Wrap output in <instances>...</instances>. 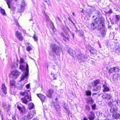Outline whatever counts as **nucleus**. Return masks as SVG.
Here are the masks:
<instances>
[{
    "instance_id": "obj_18",
    "label": "nucleus",
    "mask_w": 120,
    "mask_h": 120,
    "mask_svg": "<svg viewBox=\"0 0 120 120\" xmlns=\"http://www.w3.org/2000/svg\"><path fill=\"white\" fill-rule=\"evenodd\" d=\"M11 106V105L8 104V107L7 106V105L5 104H4L3 105V107L5 109H7V112H8L10 110V108Z\"/></svg>"
},
{
    "instance_id": "obj_3",
    "label": "nucleus",
    "mask_w": 120,
    "mask_h": 120,
    "mask_svg": "<svg viewBox=\"0 0 120 120\" xmlns=\"http://www.w3.org/2000/svg\"><path fill=\"white\" fill-rule=\"evenodd\" d=\"M76 56L79 60V62L84 61L85 59L87 58V57L86 56H84V54L80 52L77 54Z\"/></svg>"
},
{
    "instance_id": "obj_51",
    "label": "nucleus",
    "mask_w": 120,
    "mask_h": 120,
    "mask_svg": "<svg viewBox=\"0 0 120 120\" xmlns=\"http://www.w3.org/2000/svg\"><path fill=\"white\" fill-rule=\"evenodd\" d=\"M112 109H113V110L115 111V112H116L117 111L118 109L116 108H112Z\"/></svg>"
},
{
    "instance_id": "obj_29",
    "label": "nucleus",
    "mask_w": 120,
    "mask_h": 120,
    "mask_svg": "<svg viewBox=\"0 0 120 120\" xmlns=\"http://www.w3.org/2000/svg\"><path fill=\"white\" fill-rule=\"evenodd\" d=\"M0 11L1 13L3 15H5L6 14L4 9L2 8L1 7H0Z\"/></svg>"
},
{
    "instance_id": "obj_39",
    "label": "nucleus",
    "mask_w": 120,
    "mask_h": 120,
    "mask_svg": "<svg viewBox=\"0 0 120 120\" xmlns=\"http://www.w3.org/2000/svg\"><path fill=\"white\" fill-rule=\"evenodd\" d=\"M47 4L49 5H51V3L50 2L49 0H43Z\"/></svg>"
},
{
    "instance_id": "obj_54",
    "label": "nucleus",
    "mask_w": 120,
    "mask_h": 120,
    "mask_svg": "<svg viewBox=\"0 0 120 120\" xmlns=\"http://www.w3.org/2000/svg\"><path fill=\"white\" fill-rule=\"evenodd\" d=\"M53 78L54 79H56V77L55 76V75H53Z\"/></svg>"
},
{
    "instance_id": "obj_42",
    "label": "nucleus",
    "mask_w": 120,
    "mask_h": 120,
    "mask_svg": "<svg viewBox=\"0 0 120 120\" xmlns=\"http://www.w3.org/2000/svg\"><path fill=\"white\" fill-rule=\"evenodd\" d=\"M21 3H22V5L21 6H24V7H25V2L23 0H21Z\"/></svg>"
},
{
    "instance_id": "obj_41",
    "label": "nucleus",
    "mask_w": 120,
    "mask_h": 120,
    "mask_svg": "<svg viewBox=\"0 0 120 120\" xmlns=\"http://www.w3.org/2000/svg\"><path fill=\"white\" fill-rule=\"evenodd\" d=\"M70 55L72 56H74L75 55H75V51L73 50L72 52L71 53H70Z\"/></svg>"
},
{
    "instance_id": "obj_19",
    "label": "nucleus",
    "mask_w": 120,
    "mask_h": 120,
    "mask_svg": "<svg viewBox=\"0 0 120 120\" xmlns=\"http://www.w3.org/2000/svg\"><path fill=\"white\" fill-rule=\"evenodd\" d=\"M103 87L104 88V90H103V92L109 91V89L107 85L104 84L103 85Z\"/></svg>"
},
{
    "instance_id": "obj_7",
    "label": "nucleus",
    "mask_w": 120,
    "mask_h": 120,
    "mask_svg": "<svg viewBox=\"0 0 120 120\" xmlns=\"http://www.w3.org/2000/svg\"><path fill=\"white\" fill-rule=\"evenodd\" d=\"M27 98H28V100L27 99L26 97H25L21 98V99L22 102L25 104H26L28 101H31L30 96H28Z\"/></svg>"
},
{
    "instance_id": "obj_34",
    "label": "nucleus",
    "mask_w": 120,
    "mask_h": 120,
    "mask_svg": "<svg viewBox=\"0 0 120 120\" xmlns=\"http://www.w3.org/2000/svg\"><path fill=\"white\" fill-rule=\"evenodd\" d=\"M120 19V16L118 15H116L115 19L116 22H118Z\"/></svg>"
},
{
    "instance_id": "obj_13",
    "label": "nucleus",
    "mask_w": 120,
    "mask_h": 120,
    "mask_svg": "<svg viewBox=\"0 0 120 120\" xmlns=\"http://www.w3.org/2000/svg\"><path fill=\"white\" fill-rule=\"evenodd\" d=\"M119 69L118 67H114L111 68L110 69L109 71V73H112L113 72L119 71Z\"/></svg>"
},
{
    "instance_id": "obj_37",
    "label": "nucleus",
    "mask_w": 120,
    "mask_h": 120,
    "mask_svg": "<svg viewBox=\"0 0 120 120\" xmlns=\"http://www.w3.org/2000/svg\"><path fill=\"white\" fill-rule=\"evenodd\" d=\"M10 83L11 86H14L15 83V81L14 80H12L10 81Z\"/></svg>"
},
{
    "instance_id": "obj_28",
    "label": "nucleus",
    "mask_w": 120,
    "mask_h": 120,
    "mask_svg": "<svg viewBox=\"0 0 120 120\" xmlns=\"http://www.w3.org/2000/svg\"><path fill=\"white\" fill-rule=\"evenodd\" d=\"M99 80L98 79L97 80L95 81H94V82L92 85L94 86H96L99 83Z\"/></svg>"
},
{
    "instance_id": "obj_55",
    "label": "nucleus",
    "mask_w": 120,
    "mask_h": 120,
    "mask_svg": "<svg viewBox=\"0 0 120 120\" xmlns=\"http://www.w3.org/2000/svg\"><path fill=\"white\" fill-rule=\"evenodd\" d=\"M117 77H119L120 76V74H119V73L117 75Z\"/></svg>"
},
{
    "instance_id": "obj_53",
    "label": "nucleus",
    "mask_w": 120,
    "mask_h": 120,
    "mask_svg": "<svg viewBox=\"0 0 120 120\" xmlns=\"http://www.w3.org/2000/svg\"><path fill=\"white\" fill-rule=\"evenodd\" d=\"M114 103L115 104H118V102L117 101H114Z\"/></svg>"
},
{
    "instance_id": "obj_57",
    "label": "nucleus",
    "mask_w": 120,
    "mask_h": 120,
    "mask_svg": "<svg viewBox=\"0 0 120 120\" xmlns=\"http://www.w3.org/2000/svg\"><path fill=\"white\" fill-rule=\"evenodd\" d=\"M72 14L73 16H75V15L74 13V12H73L72 13Z\"/></svg>"
},
{
    "instance_id": "obj_46",
    "label": "nucleus",
    "mask_w": 120,
    "mask_h": 120,
    "mask_svg": "<svg viewBox=\"0 0 120 120\" xmlns=\"http://www.w3.org/2000/svg\"><path fill=\"white\" fill-rule=\"evenodd\" d=\"M101 89V87H97V89H94V91H98L100 90Z\"/></svg>"
},
{
    "instance_id": "obj_20",
    "label": "nucleus",
    "mask_w": 120,
    "mask_h": 120,
    "mask_svg": "<svg viewBox=\"0 0 120 120\" xmlns=\"http://www.w3.org/2000/svg\"><path fill=\"white\" fill-rule=\"evenodd\" d=\"M90 51L91 54H96L97 51L94 48H92L90 49Z\"/></svg>"
},
{
    "instance_id": "obj_17",
    "label": "nucleus",
    "mask_w": 120,
    "mask_h": 120,
    "mask_svg": "<svg viewBox=\"0 0 120 120\" xmlns=\"http://www.w3.org/2000/svg\"><path fill=\"white\" fill-rule=\"evenodd\" d=\"M28 65V64H26V67H25L24 66L22 65V64H20V67L19 68L20 70H21L23 71L24 70V71H23V72H25V70L27 68V66Z\"/></svg>"
},
{
    "instance_id": "obj_1",
    "label": "nucleus",
    "mask_w": 120,
    "mask_h": 120,
    "mask_svg": "<svg viewBox=\"0 0 120 120\" xmlns=\"http://www.w3.org/2000/svg\"><path fill=\"white\" fill-rule=\"evenodd\" d=\"M51 47L52 51L57 55H59L60 53V51L58 46L54 44H52Z\"/></svg>"
},
{
    "instance_id": "obj_61",
    "label": "nucleus",
    "mask_w": 120,
    "mask_h": 120,
    "mask_svg": "<svg viewBox=\"0 0 120 120\" xmlns=\"http://www.w3.org/2000/svg\"><path fill=\"white\" fill-rule=\"evenodd\" d=\"M75 28H76V30L75 31L76 32H77V27H75Z\"/></svg>"
},
{
    "instance_id": "obj_52",
    "label": "nucleus",
    "mask_w": 120,
    "mask_h": 120,
    "mask_svg": "<svg viewBox=\"0 0 120 120\" xmlns=\"http://www.w3.org/2000/svg\"><path fill=\"white\" fill-rule=\"evenodd\" d=\"M46 17L47 20L48 21H49L50 20V19H49V17L47 16V15H46Z\"/></svg>"
},
{
    "instance_id": "obj_2",
    "label": "nucleus",
    "mask_w": 120,
    "mask_h": 120,
    "mask_svg": "<svg viewBox=\"0 0 120 120\" xmlns=\"http://www.w3.org/2000/svg\"><path fill=\"white\" fill-rule=\"evenodd\" d=\"M28 66L27 65V68L26 69L25 72H23V74L20 77L21 79L19 81V82H20L25 79H27L28 77Z\"/></svg>"
},
{
    "instance_id": "obj_58",
    "label": "nucleus",
    "mask_w": 120,
    "mask_h": 120,
    "mask_svg": "<svg viewBox=\"0 0 120 120\" xmlns=\"http://www.w3.org/2000/svg\"><path fill=\"white\" fill-rule=\"evenodd\" d=\"M72 37H73V38H74V34H72Z\"/></svg>"
},
{
    "instance_id": "obj_32",
    "label": "nucleus",
    "mask_w": 120,
    "mask_h": 120,
    "mask_svg": "<svg viewBox=\"0 0 120 120\" xmlns=\"http://www.w3.org/2000/svg\"><path fill=\"white\" fill-rule=\"evenodd\" d=\"M6 2L7 3L8 6V8H10V5L11 4V0H6Z\"/></svg>"
},
{
    "instance_id": "obj_50",
    "label": "nucleus",
    "mask_w": 120,
    "mask_h": 120,
    "mask_svg": "<svg viewBox=\"0 0 120 120\" xmlns=\"http://www.w3.org/2000/svg\"><path fill=\"white\" fill-rule=\"evenodd\" d=\"M30 86V83H29L28 84L26 85V87L27 88H29Z\"/></svg>"
},
{
    "instance_id": "obj_35",
    "label": "nucleus",
    "mask_w": 120,
    "mask_h": 120,
    "mask_svg": "<svg viewBox=\"0 0 120 120\" xmlns=\"http://www.w3.org/2000/svg\"><path fill=\"white\" fill-rule=\"evenodd\" d=\"M55 107L57 111L58 110L60 109V106L58 104H56V105H55Z\"/></svg>"
},
{
    "instance_id": "obj_26",
    "label": "nucleus",
    "mask_w": 120,
    "mask_h": 120,
    "mask_svg": "<svg viewBox=\"0 0 120 120\" xmlns=\"http://www.w3.org/2000/svg\"><path fill=\"white\" fill-rule=\"evenodd\" d=\"M104 25L103 24H98L97 27V29L98 30H99L101 29L102 27Z\"/></svg>"
},
{
    "instance_id": "obj_11",
    "label": "nucleus",
    "mask_w": 120,
    "mask_h": 120,
    "mask_svg": "<svg viewBox=\"0 0 120 120\" xmlns=\"http://www.w3.org/2000/svg\"><path fill=\"white\" fill-rule=\"evenodd\" d=\"M54 93L53 90L51 89L47 91V96L49 98H51L52 97V94Z\"/></svg>"
},
{
    "instance_id": "obj_49",
    "label": "nucleus",
    "mask_w": 120,
    "mask_h": 120,
    "mask_svg": "<svg viewBox=\"0 0 120 120\" xmlns=\"http://www.w3.org/2000/svg\"><path fill=\"white\" fill-rule=\"evenodd\" d=\"M110 112L112 113H114L115 112V111L113 110V109H112V108L110 110Z\"/></svg>"
},
{
    "instance_id": "obj_62",
    "label": "nucleus",
    "mask_w": 120,
    "mask_h": 120,
    "mask_svg": "<svg viewBox=\"0 0 120 120\" xmlns=\"http://www.w3.org/2000/svg\"><path fill=\"white\" fill-rule=\"evenodd\" d=\"M105 120H111L110 119H105Z\"/></svg>"
},
{
    "instance_id": "obj_22",
    "label": "nucleus",
    "mask_w": 120,
    "mask_h": 120,
    "mask_svg": "<svg viewBox=\"0 0 120 120\" xmlns=\"http://www.w3.org/2000/svg\"><path fill=\"white\" fill-rule=\"evenodd\" d=\"M24 6H21L20 7L18 8L17 11L19 12H20L23 11L24 9Z\"/></svg>"
},
{
    "instance_id": "obj_23",
    "label": "nucleus",
    "mask_w": 120,
    "mask_h": 120,
    "mask_svg": "<svg viewBox=\"0 0 120 120\" xmlns=\"http://www.w3.org/2000/svg\"><path fill=\"white\" fill-rule=\"evenodd\" d=\"M28 107L29 109H32L34 107V104L33 103H30L28 104Z\"/></svg>"
},
{
    "instance_id": "obj_15",
    "label": "nucleus",
    "mask_w": 120,
    "mask_h": 120,
    "mask_svg": "<svg viewBox=\"0 0 120 120\" xmlns=\"http://www.w3.org/2000/svg\"><path fill=\"white\" fill-rule=\"evenodd\" d=\"M112 117L113 118L117 119L120 118V114L118 113L115 112L113 113L112 115Z\"/></svg>"
},
{
    "instance_id": "obj_8",
    "label": "nucleus",
    "mask_w": 120,
    "mask_h": 120,
    "mask_svg": "<svg viewBox=\"0 0 120 120\" xmlns=\"http://www.w3.org/2000/svg\"><path fill=\"white\" fill-rule=\"evenodd\" d=\"M15 35L19 41H22L23 40V37L22 36V34L18 31H16Z\"/></svg>"
},
{
    "instance_id": "obj_14",
    "label": "nucleus",
    "mask_w": 120,
    "mask_h": 120,
    "mask_svg": "<svg viewBox=\"0 0 120 120\" xmlns=\"http://www.w3.org/2000/svg\"><path fill=\"white\" fill-rule=\"evenodd\" d=\"M37 95L40 99L42 102H43L45 101V96L41 94H37Z\"/></svg>"
},
{
    "instance_id": "obj_24",
    "label": "nucleus",
    "mask_w": 120,
    "mask_h": 120,
    "mask_svg": "<svg viewBox=\"0 0 120 120\" xmlns=\"http://www.w3.org/2000/svg\"><path fill=\"white\" fill-rule=\"evenodd\" d=\"M20 82H19L18 83L17 85V87L19 89V90H21L22 89L24 85L23 84L20 85V84L21 83Z\"/></svg>"
},
{
    "instance_id": "obj_44",
    "label": "nucleus",
    "mask_w": 120,
    "mask_h": 120,
    "mask_svg": "<svg viewBox=\"0 0 120 120\" xmlns=\"http://www.w3.org/2000/svg\"><path fill=\"white\" fill-rule=\"evenodd\" d=\"M92 109H95L96 108V105L95 104L91 105Z\"/></svg>"
},
{
    "instance_id": "obj_64",
    "label": "nucleus",
    "mask_w": 120,
    "mask_h": 120,
    "mask_svg": "<svg viewBox=\"0 0 120 120\" xmlns=\"http://www.w3.org/2000/svg\"><path fill=\"white\" fill-rule=\"evenodd\" d=\"M33 120H38L37 119H34Z\"/></svg>"
},
{
    "instance_id": "obj_9",
    "label": "nucleus",
    "mask_w": 120,
    "mask_h": 120,
    "mask_svg": "<svg viewBox=\"0 0 120 120\" xmlns=\"http://www.w3.org/2000/svg\"><path fill=\"white\" fill-rule=\"evenodd\" d=\"M90 112V114L88 115V118L90 120H94L95 117L94 113L91 111Z\"/></svg>"
},
{
    "instance_id": "obj_31",
    "label": "nucleus",
    "mask_w": 120,
    "mask_h": 120,
    "mask_svg": "<svg viewBox=\"0 0 120 120\" xmlns=\"http://www.w3.org/2000/svg\"><path fill=\"white\" fill-rule=\"evenodd\" d=\"M61 37H62L63 40L64 41H67V40H68V37H66L63 34L61 35Z\"/></svg>"
},
{
    "instance_id": "obj_48",
    "label": "nucleus",
    "mask_w": 120,
    "mask_h": 120,
    "mask_svg": "<svg viewBox=\"0 0 120 120\" xmlns=\"http://www.w3.org/2000/svg\"><path fill=\"white\" fill-rule=\"evenodd\" d=\"M24 60L22 58H21L20 59V63H22L24 62Z\"/></svg>"
},
{
    "instance_id": "obj_33",
    "label": "nucleus",
    "mask_w": 120,
    "mask_h": 120,
    "mask_svg": "<svg viewBox=\"0 0 120 120\" xmlns=\"http://www.w3.org/2000/svg\"><path fill=\"white\" fill-rule=\"evenodd\" d=\"M69 31V29L67 27H66L65 28V29H64V31L66 34H67Z\"/></svg>"
},
{
    "instance_id": "obj_59",
    "label": "nucleus",
    "mask_w": 120,
    "mask_h": 120,
    "mask_svg": "<svg viewBox=\"0 0 120 120\" xmlns=\"http://www.w3.org/2000/svg\"><path fill=\"white\" fill-rule=\"evenodd\" d=\"M16 25L18 26H19V24L17 22L16 23Z\"/></svg>"
},
{
    "instance_id": "obj_36",
    "label": "nucleus",
    "mask_w": 120,
    "mask_h": 120,
    "mask_svg": "<svg viewBox=\"0 0 120 120\" xmlns=\"http://www.w3.org/2000/svg\"><path fill=\"white\" fill-rule=\"evenodd\" d=\"M32 49V47L30 46H28L26 47V50L28 51H30Z\"/></svg>"
},
{
    "instance_id": "obj_16",
    "label": "nucleus",
    "mask_w": 120,
    "mask_h": 120,
    "mask_svg": "<svg viewBox=\"0 0 120 120\" xmlns=\"http://www.w3.org/2000/svg\"><path fill=\"white\" fill-rule=\"evenodd\" d=\"M1 90L5 94L7 93V89L4 84H2L1 86Z\"/></svg>"
},
{
    "instance_id": "obj_30",
    "label": "nucleus",
    "mask_w": 120,
    "mask_h": 120,
    "mask_svg": "<svg viewBox=\"0 0 120 120\" xmlns=\"http://www.w3.org/2000/svg\"><path fill=\"white\" fill-rule=\"evenodd\" d=\"M116 49L115 52L116 53H118L119 52H120V48L118 46H116L115 48Z\"/></svg>"
},
{
    "instance_id": "obj_27",
    "label": "nucleus",
    "mask_w": 120,
    "mask_h": 120,
    "mask_svg": "<svg viewBox=\"0 0 120 120\" xmlns=\"http://www.w3.org/2000/svg\"><path fill=\"white\" fill-rule=\"evenodd\" d=\"M88 102L89 104H92L94 102L93 99L92 98H89L88 100Z\"/></svg>"
},
{
    "instance_id": "obj_21",
    "label": "nucleus",
    "mask_w": 120,
    "mask_h": 120,
    "mask_svg": "<svg viewBox=\"0 0 120 120\" xmlns=\"http://www.w3.org/2000/svg\"><path fill=\"white\" fill-rule=\"evenodd\" d=\"M64 107L65 109L66 110L67 113L69 114V109H68V106L67 105L64 104Z\"/></svg>"
},
{
    "instance_id": "obj_47",
    "label": "nucleus",
    "mask_w": 120,
    "mask_h": 120,
    "mask_svg": "<svg viewBox=\"0 0 120 120\" xmlns=\"http://www.w3.org/2000/svg\"><path fill=\"white\" fill-rule=\"evenodd\" d=\"M73 50L72 49H69L68 51V52L70 55V53H71L72 52Z\"/></svg>"
},
{
    "instance_id": "obj_56",
    "label": "nucleus",
    "mask_w": 120,
    "mask_h": 120,
    "mask_svg": "<svg viewBox=\"0 0 120 120\" xmlns=\"http://www.w3.org/2000/svg\"><path fill=\"white\" fill-rule=\"evenodd\" d=\"M83 120H87V119L86 117H84L83 118Z\"/></svg>"
},
{
    "instance_id": "obj_10",
    "label": "nucleus",
    "mask_w": 120,
    "mask_h": 120,
    "mask_svg": "<svg viewBox=\"0 0 120 120\" xmlns=\"http://www.w3.org/2000/svg\"><path fill=\"white\" fill-rule=\"evenodd\" d=\"M17 107L19 110L21 112V113L25 114L26 113V109L24 107H21L20 106L18 105Z\"/></svg>"
},
{
    "instance_id": "obj_12",
    "label": "nucleus",
    "mask_w": 120,
    "mask_h": 120,
    "mask_svg": "<svg viewBox=\"0 0 120 120\" xmlns=\"http://www.w3.org/2000/svg\"><path fill=\"white\" fill-rule=\"evenodd\" d=\"M30 93V90H26L24 91V92H21L20 93V94L24 96L25 97L28 96H29L28 95Z\"/></svg>"
},
{
    "instance_id": "obj_60",
    "label": "nucleus",
    "mask_w": 120,
    "mask_h": 120,
    "mask_svg": "<svg viewBox=\"0 0 120 120\" xmlns=\"http://www.w3.org/2000/svg\"><path fill=\"white\" fill-rule=\"evenodd\" d=\"M55 100L56 101H57V98H56L55 99Z\"/></svg>"
},
{
    "instance_id": "obj_25",
    "label": "nucleus",
    "mask_w": 120,
    "mask_h": 120,
    "mask_svg": "<svg viewBox=\"0 0 120 120\" xmlns=\"http://www.w3.org/2000/svg\"><path fill=\"white\" fill-rule=\"evenodd\" d=\"M104 95L105 96H106V97H105V99H107V100H109L110 99L112 98L111 96L109 94H104Z\"/></svg>"
},
{
    "instance_id": "obj_63",
    "label": "nucleus",
    "mask_w": 120,
    "mask_h": 120,
    "mask_svg": "<svg viewBox=\"0 0 120 120\" xmlns=\"http://www.w3.org/2000/svg\"><path fill=\"white\" fill-rule=\"evenodd\" d=\"M109 105L111 104H112V103L111 102H110L109 103Z\"/></svg>"
},
{
    "instance_id": "obj_5",
    "label": "nucleus",
    "mask_w": 120,
    "mask_h": 120,
    "mask_svg": "<svg viewBox=\"0 0 120 120\" xmlns=\"http://www.w3.org/2000/svg\"><path fill=\"white\" fill-rule=\"evenodd\" d=\"M11 74L12 77L14 79H16L19 76L20 73L17 70L15 69L11 72Z\"/></svg>"
},
{
    "instance_id": "obj_6",
    "label": "nucleus",
    "mask_w": 120,
    "mask_h": 120,
    "mask_svg": "<svg viewBox=\"0 0 120 120\" xmlns=\"http://www.w3.org/2000/svg\"><path fill=\"white\" fill-rule=\"evenodd\" d=\"M36 114L35 111L34 110L31 111L27 116H24L25 118V120H29L31 118Z\"/></svg>"
},
{
    "instance_id": "obj_45",
    "label": "nucleus",
    "mask_w": 120,
    "mask_h": 120,
    "mask_svg": "<svg viewBox=\"0 0 120 120\" xmlns=\"http://www.w3.org/2000/svg\"><path fill=\"white\" fill-rule=\"evenodd\" d=\"M33 38L36 41H37L38 40V38L36 36L35 34H34L33 36Z\"/></svg>"
},
{
    "instance_id": "obj_38",
    "label": "nucleus",
    "mask_w": 120,
    "mask_h": 120,
    "mask_svg": "<svg viewBox=\"0 0 120 120\" xmlns=\"http://www.w3.org/2000/svg\"><path fill=\"white\" fill-rule=\"evenodd\" d=\"M86 95L87 96L90 95L91 94V92L90 90L86 91Z\"/></svg>"
},
{
    "instance_id": "obj_4",
    "label": "nucleus",
    "mask_w": 120,
    "mask_h": 120,
    "mask_svg": "<svg viewBox=\"0 0 120 120\" xmlns=\"http://www.w3.org/2000/svg\"><path fill=\"white\" fill-rule=\"evenodd\" d=\"M103 21L101 20V18H99L98 21L92 22L91 24V25L92 28L94 30L97 28V27L98 26V24H103Z\"/></svg>"
},
{
    "instance_id": "obj_40",
    "label": "nucleus",
    "mask_w": 120,
    "mask_h": 120,
    "mask_svg": "<svg viewBox=\"0 0 120 120\" xmlns=\"http://www.w3.org/2000/svg\"><path fill=\"white\" fill-rule=\"evenodd\" d=\"M86 109L88 111H89L90 110V107L88 105H86Z\"/></svg>"
},
{
    "instance_id": "obj_43",
    "label": "nucleus",
    "mask_w": 120,
    "mask_h": 120,
    "mask_svg": "<svg viewBox=\"0 0 120 120\" xmlns=\"http://www.w3.org/2000/svg\"><path fill=\"white\" fill-rule=\"evenodd\" d=\"M53 31L54 33H55V32H56V29L55 28L54 25L53 26V27L52 28Z\"/></svg>"
}]
</instances>
